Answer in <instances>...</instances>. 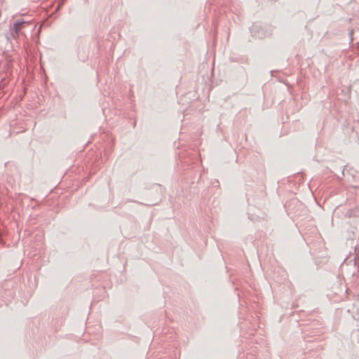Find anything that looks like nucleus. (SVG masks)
Listing matches in <instances>:
<instances>
[{"instance_id": "nucleus-1", "label": "nucleus", "mask_w": 359, "mask_h": 359, "mask_svg": "<svg viewBox=\"0 0 359 359\" xmlns=\"http://www.w3.org/2000/svg\"><path fill=\"white\" fill-rule=\"evenodd\" d=\"M27 22H25V21H17L15 22L14 24H13V30L15 32V34L16 35L18 34L19 32L20 31V29H22V27H23V25L25 24H27Z\"/></svg>"}]
</instances>
